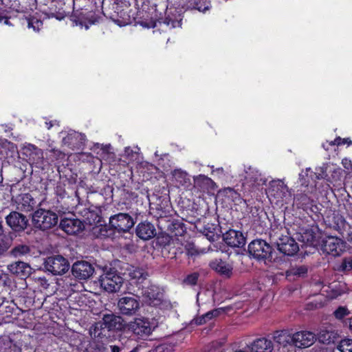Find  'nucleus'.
Returning <instances> with one entry per match:
<instances>
[{
	"instance_id": "6e6d98bb",
	"label": "nucleus",
	"mask_w": 352,
	"mask_h": 352,
	"mask_svg": "<svg viewBox=\"0 0 352 352\" xmlns=\"http://www.w3.org/2000/svg\"><path fill=\"white\" fill-rule=\"evenodd\" d=\"M110 349L111 352H122L124 350L123 347H120L118 345H111Z\"/></svg>"
},
{
	"instance_id": "a878e982",
	"label": "nucleus",
	"mask_w": 352,
	"mask_h": 352,
	"mask_svg": "<svg viewBox=\"0 0 352 352\" xmlns=\"http://www.w3.org/2000/svg\"><path fill=\"white\" fill-rule=\"evenodd\" d=\"M17 208L21 211L30 212L35 207L36 202L28 193L20 195L16 200Z\"/></svg>"
},
{
	"instance_id": "7ed1b4c3",
	"label": "nucleus",
	"mask_w": 352,
	"mask_h": 352,
	"mask_svg": "<svg viewBox=\"0 0 352 352\" xmlns=\"http://www.w3.org/2000/svg\"><path fill=\"white\" fill-rule=\"evenodd\" d=\"M269 192L278 202L288 204L292 199V193L283 180H272L270 184Z\"/></svg>"
},
{
	"instance_id": "13d9d810",
	"label": "nucleus",
	"mask_w": 352,
	"mask_h": 352,
	"mask_svg": "<svg viewBox=\"0 0 352 352\" xmlns=\"http://www.w3.org/2000/svg\"><path fill=\"white\" fill-rule=\"evenodd\" d=\"M111 148V147L110 144L103 146L101 148L102 151V153L108 154L110 151Z\"/></svg>"
},
{
	"instance_id": "603ef678",
	"label": "nucleus",
	"mask_w": 352,
	"mask_h": 352,
	"mask_svg": "<svg viewBox=\"0 0 352 352\" xmlns=\"http://www.w3.org/2000/svg\"><path fill=\"white\" fill-rule=\"evenodd\" d=\"M342 164L344 168L352 170V160L348 158H344L342 160Z\"/></svg>"
},
{
	"instance_id": "0eeeda50",
	"label": "nucleus",
	"mask_w": 352,
	"mask_h": 352,
	"mask_svg": "<svg viewBox=\"0 0 352 352\" xmlns=\"http://www.w3.org/2000/svg\"><path fill=\"white\" fill-rule=\"evenodd\" d=\"M110 226L118 232H126L134 225L133 218L126 213H118L109 219Z\"/></svg>"
},
{
	"instance_id": "1a4fd4ad",
	"label": "nucleus",
	"mask_w": 352,
	"mask_h": 352,
	"mask_svg": "<svg viewBox=\"0 0 352 352\" xmlns=\"http://www.w3.org/2000/svg\"><path fill=\"white\" fill-rule=\"evenodd\" d=\"M278 250L287 256L294 255L299 250L298 243L289 236H281L276 239Z\"/></svg>"
},
{
	"instance_id": "c03bdc74",
	"label": "nucleus",
	"mask_w": 352,
	"mask_h": 352,
	"mask_svg": "<svg viewBox=\"0 0 352 352\" xmlns=\"http://www.w3.org/2000/svg\"><path fill=\"white\" fill-rule=\"evenodd\" d=\"M13 311V307L2 304L0 305V314L3 316L6 314V316H3V318H8L11 316Z\"/></svg>"
},
{
	"instance_id": "09e8293b",
	"label": "nucleus",
	"mask_w": 352,
	"mask_h": 352,
	"mask_svg": "<svg viewBox=\"0 0 352 352\" xmlns=\"http://www.w3.org/2000/svg\"><path fill=\"white\" fill-rule=\"evenodd\" d=\"M223 312V310L222 309H213V310L207 312L206 314H205L204 317L206 318V321H208L214 317H217Z\"/></svg>"
},
{
	"instance_id": "c9c22d12",
	"label": "nucleus",
	"mask_w": 352,
	"mask_h": 352,
	"mask_svg": "<svg viewBox=\"0 0 352 352\" xmlns=\"http://www.w3.org/2000/svg\"><path fill=\"white\" fill-rule=\"evenodd\" d=\"M315 236L311 230H305L302 233L300 234L298 240L303 242L307 245H311L314 241Z\"/></svg>"
},
{
	"instance_id": "79ce46f5",
	"label": "nucleus",
	"mask_w": 352,
	"mask_h": 352,
	"mask_svg": "<svg viewBox=\"0 0 352 352\" xmlns=\"http://www.w3.org/2000/svg\"><path fill=\"white\" fill-rule=\"evenodd\" d=\"M86 216V223L89 225L95 224L99 222L100 217L97 215V214L94 212L87 211L85 213Z\"/></svg>"
},
{
	"instance_id": "e2e57ef3",
	"label": "nucleus",
	"mask_w": 352,
	"mask_h": 352,
	"mask_svg": "<svg viewBox=\"0 0 352 352\" xmlns=\"http://www.w3.org/2000/svg\"><path fill=\"white\" fill-rule=\"evenodd\" d=\"M3 21L5 24H7V25L9 24V21H8V19L7 18L3 17V16H0V22H1Z\"/></svg>"
},
{
	"instance_id": "e433bc0d",
	"label": "nucleus",
	"mask_w": 352,
	"mask_h": 352,
	"mask_svg": "<svg viewBox=\"0 0 352 352\" xmlns=\"http://www.w3.org/2000/svg\"><path fill=\"white\" fill-rule=\"evenodd\" d=\"M341 352H352V339L342 340L337 346Z\"/></svg>"
},
{
	"instance_id": "c85d7f7f",
	"label": "nucleus",
	"mask_w": 352,
	"mask_h": 352,
	"mask_svg": "<svg viewBox=\"0 0 352 352\" xmlns=\"http://www.w3.org/2000/svg\"><path fill=\"white\" fill-rule=\"evenodd\" d=\"M194 180L195 185L203 191L212 190L216 187V184L213 180L204 175H199L195 177Z\"/></svg>"
},
{
	"instance_id": "cd10ccee",
	"label": "nucleus",
	"mask_w": 352,
	"mask_h": 352,
	"mask_svg": "<svg viewBox=\"0 0 352 352\" xmlns=\"http://www.w3.org/2000/svg\"><path fill=\"white\" fill-rule=\"evenodd\" d=\"M128 272L131 284L142 283L148 276V274L144 269L138 267H131Z\"/></svg>"
},
{
	"instance_id": "f257e3e1",
	"label": "nucleus",
	"mask_w": 352,
	"mask_h": 352,
	"mask_svg": "<svg viewBox=\"0 0 352 352\" xmlns=\"http://www.w3.org/2000/svg\"><path fill=\"white\" fill-rule=\"evenodd\" d=\"M248 253L251 257L265 263L272 259V248L263 239H255L250 242Z\"/></svg>"
},
{
	"instance_id": "c756f323",
	"label": "nucleus",
	"mask_w": 352,
	"mask_h": 352,
	"mask_svg": "<svg viewBox=\"0 0 352 352\" xmlns=\"http://www.w3.org/2000/svg\"><path fill=\"white\" fill-rule=\"evenodd\" d=\"M273 340L280 345L286 346L292 345V334H289L286 331H277L273 334Z\"/></svg>"
},
{
	"instance_id": "9b49d317",
	"label": "nucleus",
	"mask_w": 352,
	"mask_h": 352,
	"mask_svg": "<svg viewBox=\"0 0 352 352\" xmlns=\"http://www.w3.org/2000/svg\"><path fill=\"white\" fill-rule=\"evenodd\" d=\"M72 271V274L76 278L87 280L93 275L94 272V267L90 263L81 261L74 263Z\"/></svg>"
},
{
	"instance_id": "338daca9",
	"label": "nucleus",
	"mask_w": 352,
	"mask_h": 352,
	"mask_svg": "<svg viewBox=\"0 0 352 352\" xmlns=\"http://www.w3.org/2000/svg\"><path fill=\"white\" fill-rule=\"evenodd\" d=\"M235 352H249V351H248V350H246L245 349H241V350L236 351Z\"/></svg>"
},
{
	"instance_id": "6ab92c4d",
	"label": "nucleus",
	"mask_w": 352,
	"mask_h": 352,
	"mask_svg": "<svg viewBox=\"0 0 352 352\" xmlns=\"http://www.w3.org/2000/svg\"><path fill=\"white\" fill-rule=\"evenodd\" d=\"M247 347L251 352H272L274 350V344L272 340L265 338L254 340Z\"/></svg>"
},
{
	"instance_id": "2eb2a0df",
	"label": "nucleus",
	"mask_w": 352,
	"mask_h": 352,
	"mask_svg": "<svg viewBox=\"0 0 352 352\" xmlns=\"http://www.w3.org/2000/svg\"><path fill=\"white\" fill-rule=\"evenodd\" d=\"M23 151L31 164L36 167H41L44 160L43 152L41 149L33 144H28L23 147Z\"/></svg>"
},
{
	"instance_id": "bb28decb",
	"label": "nucleus",
	"mask_w": 352,
	"mask_h": 352,
	"mask_svg": "<svg viewBox=\"0 0 352 352\" xmlns=\"http://www.w3.org/2000/svg\"><path fill=\"white\" fill-rule=\"evenodd\" d=\"M210 267L217 273L226 277H230L232 274V266L221 259L212 261Z\"/></svg>"
},
{
	"instance_id": "bf43d9fd",
	"label": "nucleus",
	"mask_w": 352,
	"mask_h": 352,
	"mask_svg": "<svg viewBox=\"0 0 352 352\" xmlns=\"http://www.w3.org/2000/svg\"><path fill=\"white\" fill-rule=\"evenodd\" d=\"M55 124H57L56 121L45 122V125L47 129H50Z\"/></svg>"
},
{
	"instance_id": "69168bd1",
	"label": "nucleus",
	"mask_w": 352,
	"mask_h": 352,
	"mask_svg": "<svg viewBox=\"0 0 352 352\" xmlns=\"http://www.w3.org/2000/svg\"><path fill=\"white\" fill-rule=\"evenodd\" d=\"M3 227H2V225H1V223L0 222V236H1L3 234Z\"/></svg>"
},
{
	"instance_id": "20e7f679",
	"label": "nucleus",
	"mask_w": 352,
	"mask_h": 352,
	"mask_svg": "<svg viewBox=\"0 0 352 352\" xmlns=\"http://www.w3.org/2000/svg\"><path fill=\"white\" fill-rule=\"evenodd\" d=\"M99 14L92 10L81 9L74 11L71 16V20L76 25L85 26V29L89 28V25L94 24L98 21Z\"/></svg>"
},
{
	"instance_id": "f704fd0d",
	"label": "nucleus",
	"mask_w": 352,
	"mask_h": 352,
	"mask_svg": "<svg viewBox=\"0 0 352 352\" xmlns=\"http://www.w3.org/2000/svg\"><path fill=\"white\" fill-rule=\"evenodd\" d=\"M28 267V265L25 263L21 261L12 263L8 266V269L11 273L17 275L23 274Z\"/></svg>"
},
{
	"instance_id": "6e6552de",
	"label": "nucleus",
	"mask_w": 352,
	"mask_h": 352,
	"mask_svg": "<svg viewBox=\"0 0 352 352\" xmlns=\"http://www.w3.org/2000/svg\"><path fill=\"white\" fill-rule=\"evenodd\" d=\"M129 329L137 336L145 337L151 333L154 327L148 319L139 318L130 322Z\"/></svg>"
},
{
	"instance_id": "0e129e2a",
	"label": "nucleus",
	"mask_w": 352,
	"mask_h": 352,
	"mask_svg": "<svg viewBox=\"0 0 352 352\" xmlns=\"http://www.w3.org/2000/svg\"><path fill=\"white\" fill-rule=\"evenodd\" d=\"M349 326L350 330L352 331V318L349 319Z\"/></svg>"
},
{
	"instance_id": "412c9836",
	"label": "nucleus",
	"mask_w": 352,
	"mask_h": 352,
	"mask_svg": "<svg viewBox=\"0 0 352 352\" xmlns=\"http://www.w3.org/2000/svg\"><path fill=\"white\" fill-rule=\"evenodd\" d=\"M85 142V135L76 131L71 132L63 138V143L72 150L79 149Z\"/></svg>"
},
{
	"instance_id": "3c124183",
	"label": "nucleus",
	"mask_w": 352,
	"mask_h": 352,
	"mask_svg": "<svg viewBox=\"0 0 352 352\" xmlns=\"http://www.w3.org/2000/svg\"><path fill=\"white\" fill-rule=\"evenodd\" d=\"M203 233L209 241L214 240V238L216 236L213 231H210V230H208V228H204Z\"/></svg>"
},
{
	"instance_id": "72a5a7b5",
	"label": "nucleus",
	"mask_w": 352,
	"mask_h": 352,
	"mask_svg": "<svg viewBox=\"0 0 352 352\" xmlns=\"http://www.w3.org/2000/svg\"><path fill=\"white\" fill-rule=\"evenodd\" d=\"M307 267L305 265H295L291 267L287 272V277L292 276L296 277H303L307 273Z\"/></svg>"
},
{
	"instance_id": "9d476101",
	"label": "nucleus",
	"mask_w": 352,
	"mask_h": 352,
	"mask_svg": "<svg viewBox=\"0 0 352 352\" xmlns=\"http://www.w3.org/2000/svg\"><path fill=\"white\" fill-rule=\"evenodd\" d=\"M128 7L123 3L113 2L108 9L104 12V15L115 22H120V19H126L129 17Z\"/></svg>"
},
{
	"instance_id": "4d7b16f0",
	"label": "nucleus",
	"mask_w": 352,
	"mask_h": 352,
	"mask_svg": "<svg viewBox=\"0 0 352 352\" xmlns=\"http://www.w3.org/2000/svg\"><path fill=\"white\" fill-rule=\"evenodd\" d=\"M8 249V246L3 243L0 242V255L3 254Z\"/></svg>"
},
{
	"instance_id": "dca6fc26",
	"label": "nucleus",
	"mask_w": 352,
	"mask_h": 352,
	"mask_svg": "<svg viewBox=\"0 0 352 352\" xmlns=\"http://www.w3.org/2000/svg\"><path fill=\"white\" fill-rule=\"evenodd\" d=\"M60 228L67 234L74 235L82 232L85 225L78 219L65 218L60 221Z\"/></svg>"
},
{
	"instance_id": "473e14b6",
	"label": "nucleus",
	"mask_w": 352,
	"mask_h": 352,
	"mask_svg": "<svg viewBox=\"0 0 352 352\" xmlns=\"http://www.w3.org/2000/svg\"><path fill=\"white\" fill-rule=\"evenodd\" d=\"M210 3L208 0H193L189 2L188 8L197 10L200 12L205 13L210 9Z\"/></svg>"
},
{
	"instance_id": "4c0bfd02",
	"label": "nucleus",
	"mask_w": 352,
	"mask_h": 352,
	"mask_svg": "<svg viewBox=\"0 0 352 352\" xmlns=\"http://www.w3.org/2000/svg\"><path fill=\"white\" fill-rule=\"evenodd\" d=\"M294 199L299 207L306 206L310 204V199L306 194L298 193Z\"/></svg>"
},
{
	"instance_id": "a211bd4d",
	"label": "nucleus",
	"mask_w": 352,
	"mask_h": 352,
	"mask_svg": "<svg viewBox=\"0 0 352 352\" xmlns=\"http://www.w3.org/2000/svg\"><path fill=\"white\" fill-rule=\"evenodd\" d=\"M245 173L246 182L252 186H263L267 182L266 178L254 167L248 166L245 168Z\"/></svg>"
},
{
	"instance_id": "7c9ffc66",
	"label": "nucleus",
	"mask_w": 352,
	"mask_h": 352,
	"mask_svg": "<svg viewBox=\"0 0 352 352\" xmlns=\"http://www.w3.org/2000/svg\"><path fill=\"white\" fill-rule=\"evenodd\" d=\"M103 324L109 330L121 328L122 318L113 314H106L103 316Z\"/></svg>"
},
{
	"instance_id": "774afa93",
	"label": "nucleus",
	"mask_w": 352,
	"mask_h": 352,
	"mask_svg": "<svg viewBox=\"0 0 352 352\" xmlns=\"http://www.w3.org/2000/svg\"><path fill=\"white\" fill-rule=\"evenodd\" d=\"M316 178H317L318 179H320L323 178V176H322V175H320L319 174L318 175H317V176H316Z\"/></svg>"
},
{
	"instance_id": "f3484780",
	"label": "nucleus",
	"mask_w": 352,
	"mask_h": 352,
	"mask_svg": "<svg viewBox=\"0 0 352 352\" xmlns=\"http://www.w3.org/2000/svg\"><path fill=\"white\" fill-rule=\"evenodd\" d=\"M7 224L14 231H21L26 228V217L18 212H12L6 217Z\"/></svg>"
},
{
	"instance_id": "2f4dec72",
	"label": "nucleus",
	"mask_w": 352,
	"mask_h": 352,
	"mask_svg": "<svg viewBox=\"0 0 352 352\" xmlns=\"http://www.w3.org/2000/svg\"><path fill=\"white\" fill-rule=\"evenodd\" d=\"M173 175L179 185L186 188L190 185V176L186 172L181 169H176L173 172Z\"/></svg>"
},
{
	"instance_id": "4468645a",
	"label": "nucleus",
	"mask_w": 352,
	"mask_h": 352,
	"mask_svg": "<svg viewBox=\"0 0 352 352\" xmlns=\"http://www.w3.org/2000/svg\"><path fill=\"white\" fill-rule=\"evenodd\" d=\"M343 241L337 237L327 236L322 241V250L329 254L339 255L344 250Z\"/></svg>"
},
{
	"instance_id": "8fccbe9b",
	"label": "nucleus",
	"mask_w": 352,
	"mask_h": 352,
	"mask_svg": "<svg viewBox=\"0 0 352 352\" xmlns=\"http://www.w3.org/2000/svg\"><path fill=\"white\" fill-rule=\"evenodd\" d=\"M197 279H198V274L196 273H194V274H191L188 275L186 278L185 282L189 285H195L197 283Z\"/></svg>"
},
{
	"instance_id": "58836bf2",
	"label": "nucleus",
	"mask_w": 352,
	"mask_h": 352,
	"mask_svg": "<svg viewBox=\"0 0 352 352\" xmlns=\"http://www.w3.org/2000/svg\"><path fill=\"white\" fill-rule=\"evenodd\" d=\"M30 250L29 246L26 245H19L13 249L12 252L14 256H20L28 254Z\"/></svg>"
},
{
	"instance_id": "ea45409f",
	"label": "nucleus",
	"mask_w": 352,
	"mask_h": 352,
	"mask_svg": "<svg viewBox=\"0 0 352 352\" xmlns=\"http://www.w3.org/2000/svg\"><path fill=\"white\" fill-rule=\"evenodd\" d=\"M42 21L36 18L28 19V27L32 28L34 31H38L42 28Z\"/></svg>"
},
{
	"instance_id": "393cba45",
	"label": "nucleus",
	"mask_w": 352,
	"mask_h": 352,
	"mask_svg": "<svg viewBox=\"0 0 352 352\" xmlns=\"http://www.w3.org/2000/svg\"><path fill=\"white\" fill-rule=\"evenodd\" d=\"M142 294L146 298L148 303L153 306L160 304L162 294L160 292L157 287L151 285L146 287H142Z\"/></svg>"
},
{
	"instance_id": "39448f33",
	"label": "nucleus",
	"mask_w": 352,
	"mask_h": 352,
	"mask_svg": "<svg viewBox=\"0 0 352 352\" xmlns=\"http://www.w3.org/2000/svg\"><path fill=\"white\" fill-rule=\"evenodd\" d=\"M124 280L116 272L110 271L100 276L101 287L108 292H117L123 284Z\"/></svg>"
},
{
	"instance_id": "b1692460",
	"label": "nucleus",
	"mask_w": 352,
	"mask_h": 352,
	"mask_svg": "<svg viewBox=\"0 0 352 352\" xmlns=\"http://www.w3.org/2000/svg\"><path fill=\"white\" fill-rule=\"evenodd\" d=\"M136 234L140 239L146 241L155 236L156 230L153 224L148 221H144L138 225Z\"/></svg>"
},
{
	"instance_id": "49530a36",
	"label": "nucleus",
	"mask_w": 352,
	"mask_h": 352,
	"mask_svg": "<svg viewBox=\"0 0 352 352\" xmlns=\"http://www.w3.org/2000/svg\"><path fill=\"white\" fill-rule=\"evenodd\" d=\"M340 269L342 271H350L352 269V258L349 257L343 259Z\"/></svg>"
},
{
	"instance_id": "5701e85b",
	"label": "nucleus",
	"mask_w": 352,
	"mask_h": 352,
	"mask_svg": "<svg viewBox=\"0 0 352 352\" xmlns=\"http://www.w3.org/2000/svg\"><path fill=\"white\" fill-rule=\"evenodd\" d=\"M64 6L65 2L63 0H52L47 7L48 10L46 13L49 16L61 20L66 14Z\"/></svg>"
},
{
	"instance_id": "ddd939ff",
	"label": "nucleus",
	"mask_w": 352,
	"mask_h": 352,
	"mask_svg": "<svg viewBox=\"0 0 352 352\" xmlns=\"http://www.w3.org/2000/svg\"><path fill=\"white\" fill-rule=\"evenodd\" d=\"M292 345L298 348H307L316 341V336L308 331H301L292 334Z\"/></svg>"
},
{
	"instance_id": "de8ad7c7",
	"label": "nucleus",
	"mask_w": 352,
	"mask_h": 352,
	"mask_svg": "<svg viewBox=\"0 0 352 352\" xmlns=\"http://www.w3.org/2000/svg\"><path fill=\"white\" fill-rule=\"evenodd\" d=\"M347 144L348 145H351L352 144V141L349 138H341L340 137L336 138L333 141L329 142L330 145H342Z\"/></svg>"
},
{
	"instance_id": "423d86ee",
	"label": "nucleus",
	"mask_w": 352,
	"mask_h": 352,
	"mask_svg": "<svg viewBox=\"0 0 352 352\" xmlns=\"http://www.w3.org/2000/svg\"><path fill=\"white\" fill-rule=\"evenodd\" d=\"M47 271L54 275H60L68 271L69 264L62 256L56 255L47 257L44 263Z\"/></svg>"
},
{
	"instance_id": "f8f14e48",
	"label": "nucleus",
	"mask_w": 352,
	"mask_h": 352,
	"mask_svg": "<svg viewBox=\"0 0 352 352\" xmlns=\"http://www.w3.org/2000/svg\"><path fill=\"white\" fill-rule=\"evenodd\" d=\"M118 307L122 315L132 316L140 309V302L133 297L124 296L119 299Z\"/></svg>"
},
{
	"instance_id": "a19ab883",
	"label": "nucleus",
	"mask_w": 352,
	"mask_h": 352,
	"mask_svg": "<svg viewBox=\"0 0 352 352\" xmlns=\"http://www.w3.org/2000/svg\"><path fill=\"white\" fill-rule=\"evenodd\" d=\"M185 250L186 251L187 254L192 256L198 255L200 254V252H204V251L199 252V250L195 245V244L191 242H187L186 243Z\"/></svg>"
},
{
	"instance_id": "aec40b11",
	"label": "nucleus",
	"mask_w": 352,
	"mask_h": 352,
	"mask_svg": "<svg viewBox=\"0 0 352 352\" xmlns=\"http://www.w3.org/2000/svg\"><path fill=\"white\" fill-rule=\"evenodd\" d=\"M223 241L231 247L241 248L245 244V238L242 232L230 230L223 235Z\"/></svg>"
},
{
	"instance_id": "37998d69",
	"label": "nucleus",
	"mask_w": 352,
	"mask_h": 352,
	"mask_svg": "<svg viewBox=\"0 0 352 352\" xmlns=\"http://www.w3.org/2000/svg\"><path fill=\"white\" fill-rule=\"evenodd\" d=\"M349 314V311L348 309L345 307H339L334 312L333 315L336 317V318L338 320L342 319L346 316H348Z\"/></svg>"
},
{
	"instance_id": "680f3d73",
	"label": "nucleus",
	"mask_w": 352,
	"mask_h": 352,
	"mask_svg": "<svg viewBox=\"0 0 352 352\" xmlns=\"http://www.w3.org/2000/svg\"><path fill=\"white\" fill-rule=\"evenodd\" d=\"M346 239L349 241V243L352 244V230L348 233Z\"/></svg>"
},
{
	"instance_id": "4be33fe9",
	"label": "nucleus",
	"mask_w": 352,
	"mask_h": 352,
	"mask_svg": "<svg viewBox=\"0 0 352 352\" xmlns=\"http://www.w3.org/2000/svg\"><path fill=\"white\" fill-rule=\"evenodd\" d=\"M181 10L175 8H168L166 11V16L164 19V23L170 28L180 27L182 24Z\"/></svg>"
},
{
	"instance_id": "5fc2aeb1",
	"label": "nucleus",
	"mask_w": 352,
	"mask_h": 352,
	"mask_svg": "<svg viewBox=\"0 0 352 352\" xmlns=\"http://www.w3.org/2000/svg\"><path fill=\"white\" fill-rule=\"evenodd\" d=\"M193 321L197 325H201L207 322L206 318L204 317V315H203L197 318L194 319Z\"/></svg>"
},
{
	"instance_id": "864d4df0",
	"label": "nucleus",
	"mask_w": 352,
	"mask_h": 352,
	"mask_svg": "<svg viewBox=\"0 0 352 352\" xmlns=\"http://www.w3.org/2000/svg\"><path fill=\"white\" fill-rule=\"evenodd\" d=\"M319 340L320 342L323 343L329 342L331 340V336H329L328 333L326 335L320 332L319 334Z\"/></svg>"
},
{
	"instance_id": "f03ea898",
	"label": "nucleus",
	"mask_w": 352,
	"mask_h": 352,
	"mask_svg": "<svg viewBox=\"0 0 352 352\" xmlns=\"http://www.w3.org/2000/svg\"><path fill=\"white\" fill-rule=\"evenodd\" d=\"M56 213L45 209H38L32 214V223L35 228L41 230H49L58 223Z\"/></svg>"
},
{
	"instance_id": "052dcab7",
	"label": "nucleus",
	"mask_w": 352,
	"mask_h": 352,
	"mask_svg": "<svg viewBox=\"0 0 352 352\" xmlns=\"http://www.w3.org/2000/svg\"><path fill=\"white\" fill-rule=\"evenodd\" d=\"M133 152L132 149H131L129 147H127L124 150V154L125 155L129 157L130 155H133Z\"/></svg>"
},
{
	"instance_id": "a18cd8bd",
	"label": "nucleus",
	"mask_w": 352,
	"mask_h": 352,
	"mask_svg": "<svg viewBox=\"0 0 352 352\" xmlns=\"http://www.w3.org/2000/svg\"><path fill=\"white\" fill-rule=\"evenodd\" d=\"M174 346L172 344L164 343L158 345L154 352H173Z\"/></svg>"
}]
</instances>
